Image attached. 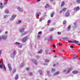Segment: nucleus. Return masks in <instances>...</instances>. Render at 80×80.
<instances>
[{
    "instance_id": "obj_7",
    "label": "nucleus",
    "mask_w": 80,
    "mask_h": 80,
    "mask_svg": "<svg viewBox=\"0 0 80 80\" xmlns=\"http://www.w3.org/2000/svg\"><path fill=\"white\" fill-rule=\"evenodd\" d=\"M65 15L66 17H68V16H69V15H70V12H69V11H67Z\"/></svg>"
},
{
    "instance_id": "obj_20",
    "label": "nucleus",
    "mask_w": 80,
    "mask_h": 80,
    "mask_svg": "<svg viewBox=\"0 0 80 80\" xmlns=\"http://www.w3.org/2000/svg\"><path fill=\"white\" fill-rule=\"evenodd\" d=\"M18 74H16L15 77V80H18Z\"/></svg>"
},
{
    "instance_id": "obj_61",
    "label": "nucleus",
    "mask_w": 80,
    "mask_h": 80,
    "mask_svg": "<svg viewBox=\"0 0 80 80\" xmlns=\"http://www.w3.org/2000/svg\"><path fill=\"white\" fill-rule=\"evenodd\" d=\"M7 3V2H5L4 3V5H6Z\"/></svg>"
},
{
    "instance_id": "obj_2",
    "label": "nucleus",
    "mask_w": 80,
    "mask_h": 80,
    "mask_svg": "<svg viewBox=\"0 0 80 80\" xmlns=\"http://www.w3.org/2000/svg\"><path fill=\"white\" fill-rule=\"evenodd\" d=\"M0 63H1V64L0 65V68H2V67H3V66L5 71H6V68H5V66L3 65V61H2L1 62L0 61Z\"/></svg>"
},
{
    "instance_id": "obj_17",
    "label": "nucleus",
    "mask_w": 80,
    "mask_h": 80,
    "mask_svg": "<svg viewBox=\"0 0 80 80\" xmlns=\"http://www.w3.org/2000/svg\"><path fill=\"white\" fill-rule=\"evenodd\" d=\"M24 30H25V29H24V28L21 29L20 30V32L21 33H22L24 31Z\"/></svg>"
},
{
    "instance_id": "obj_64",
    "label": "nucleus",
    "mask_w": 80,
    "mask_h": 80,
    "mask_svg": "<svg viewBox=\"0 0 80 80\" xmlns=\"http://www.w3.org/2000/svg\"><path fill=\"white\" fill-rule=\"evenodd\" d=\"M0 5H2V3H0Z\"/></svg>"
},
{
    "instance_id": "obj_21",
    "label": "nucleus",
    "mask_w": 80,
    "mask_h": 80,
    "mask_svg": "<svg viewBox=\"0 0 80 80\" xmlns=\"http://www.w3.org/2000/svg\"><path fill=\"white\" fill-rule=\"evenodd\" d=\"M50 7V5L49 4H47L46 6H45V8H48Z\"/></svg>"
},
{
    "instance_id": "obj_26",
    "label": "nucleus",
    "mask_w": 80,
    "mask_h": 80,
    "mask_svg": "<svg viewBox=\"0 0 80 80\" xmlns=\"http://www.w3.org/2000/svg\"><path fill=\"white\" fill-rule=\"evenodd\" d=\"M21 22H22V21L20 20H19L17 22V24H20V23H21Z\"/></svg>"
},
{
    "instance_id": "obj_6",
    "label": "nucleus",
    "mask_w": 80,
    "mask_h": 80,
    "mask_svg": "<svg viewBox=\"0 0 80 80\" xmlns=\"http://www.w3.org/2000/svg\"><path fill=\"white\" fill-rule=\"evenodd\" d=\"M8 67L9 68V70L10 71V72H11L12 71V67H11V65L10 64H8Z\"/></svg>"
},
{
    "instance_id": "obj_18",
    "label": "nucleus",
    "mask_w": 80,
    "mask_h": 80,
    "mask_svg": "<svg viewBox=\"0 0 80 80\" xmlns=\"http://www.w3.org/2000/svg\"><path fill=\"white\" fill-rule=\"evenodd\" d=\"M38 72H39L40 75H42V70H39L38 71Z\"/></svg>"
},
{
    "instance_id": "obj_9",
    "label": "nucleus",
    "mask_w": 80,
    "mask_h": 80,
    "mask_svg": "<svg viewBox=\"0 0 80 80\" xmlns=\"http://www.w3.org/2000/svg\"><path fill=\"white\" fill-rule=\"evenodd\" d=\"M27 37H26L24 38L22 40V42H25L27 41Z\"/></svg>"
},
{
    "instance_id": "obj_63",
    "label": "nucleus",
    "mask_w": 80,
    "mask_h": 80,
    "mask_svg": "<svg viewBox=\"0 0 80 80\" xmlns=\"http://www.w3.org/2000/svg\"><path fill=\"white\" fill-rule=\"evenodd\" d=\"M53 52H56V51H55V50H53Z\"/></svg>"
},
{
    "instance_id": "obj_57",
    "label": "nucleus",
    "mask_w": 80,
    "mask_h": 80,
    "mask_svg": "<svg viewBox=\"0 0 80 80\" xmlns=\"http://www.w3.org/2000/svg\"><path fill=\"white\" fill-rule=\"evenodd\" d=\"M26 70H29V68H26Z\"/></svg>"
},
{
    "instance_id": "obj_23",
    "label": "nucleus",
    "mask_w": 80,
    "mask_h": 80,
    "mask_svg": "<svg viewBox=\"0 0 80 80\" xmlns=\"http://www.w3.org/2000/svg\"><path fill=\"white\" fill-rule=\"evenodd\" d=\"M45 52L46 54H47V55L48 53V49H47L46 50H45Z\"/></svg>"
},
{
    "instance_id": "obj_1",
    "label": "nucleus",
    "mask_w": 80,
    "mask_h": 80,
    "mask_svg": "<svg viewBox=\"0 0 80 80\" xmlns=\"http://www.w3.org/2000/svg\"><path fill=\"white\" fill-rule=\"evenodd\" d=\"M17 54V51L14 50V51L11 54V57L12 58H13L15 57V56Z\"/></svg>"
},
{
    "instance_id": "obj_30",
    "label": "nucleus",
    "mask_w": 80,
    "mask_h": 80,
    "mask_svg": "<svg viewBox=\"0 0 80 80\" xmlns=\"http://www.w3.org/2000/svg\"><path fill=\"white\" fill-rule=\"evenodd\" d=\"M64 4H65V3L63 1L61 3V7H63V6L64 5Z\"/></svg>"
},
{
    "instance_id": "obj_13",
    "label": "nucleus",
    "mask_w": 80,
    "mask_h": 80,
    "mask_svg": "<svg viewBox=\"0 0 80 80\" xmlns=\"http://www.w3.org/2000/svg\"><path fill=\"white\" fill-rule=\"evenodd\" d=\"M79 7H77V8H74V10L76 11H77L78 10H79Z\"/></svg>"
},
{
    "instance_id": "obj_59",
    "label": "nucleus",
    "mask_w": 80,
    "mask_h": 80,
    "mask_svg": "<svg viewBox=\"0 0 80 80\" xmlns=\"http://www.w3.org/2000/svg\"><path fill=\"white\" fill-rule=\"evenodd\" d=\"M5 34H7V33H8V32L7 31L6 32H5Z\"/></svg>"
},
{
    "instance_id": "obj_51",
    "label": "nucleus",
    "mask_w": 80,
    "mask_h": 80,
    "mask_svg": "<svg viewBox=\"0 0 80 80\" xmlns=\"http://www.w3.org/2000/svg\"><path fill=\"white\" fill-rule=\"evenodd\" d=\"M44 65H46V66H47V65H48V64H47V63H45L44 64Z\"/></svg>"
},
{
    "instance_id": "obj_10",
    "label": "nucleus",
    "mask_w": 80,
    "mask_h": 80,
    "mask_svg": "<svg viewBox=\"0 0 80 80\" xmlns=\"http://www.w3.org/2000/svg\"><path fill=\"white\" fill-rule=\"evenodd\" d=\"M60 73V72H55L54 73V76H56V75H58V74Z\"/></svg>"
},
{
    "instance_id": "obj_34",
    "label": "nucleus",
    "mask_w": 80,
    "mask_h": 80,
    "mask_svg": "<svg viewBox=\"0 0 80 80\" xmlns=\"http://www.w3.org/2000/svg\"><path fill=\"white\" fill-rule=\"evenodd\" d=\"M63 39L65 40H68V38H65Z\"/></svg>"
},
{
    "instance_id": "obj_60",
    "label": "nucleus",
    "mask_w": 80,
    "mask_h": 80,
    "mask_svg": "<svg viewBox=\"0 0 80 80\" xmlns=\"http://www.w3.org/2000/svg\"><path fill=\"white\" fill-rule=\"evenodd\" d=\"M60 13H62V10H61L60 12Z\"/></svg>"
},
{
    "instance_id": "obj_41",
    "label": "nucleus",
    "mask_w": 80,
    "mask_h": 80,
    "mask_svg": "<svg viewBox=\"0 0 80 80\" xmlns=\"http://www.w3.org/2000/svg\"><path fill=\"white\" fill-rule=\"evenodd\" d=\"M77 2L78 3H80V0H77Z\"/></svg>"
},
{
    "instance_id": "obj_35",
    "label": "nucleus",
    "mask_w": 80,
    "mask_h": 80,
    "mask_svg": "<svg viewBox=\"0 0 80 80\" xmlns=\"http://www.w3.org/2000/svg\"><path fill=\"white\" fill-rule=\"evenodd\" d=\"M53 14H54V12H53L51 14V17H53Z\"/></svg>"
},
{
    "instance_id": "obj_36",
    "label": "nucleus",
    "mask_w": 80,
    "mask_h": 80,
    "mask_svg": "<svg viewBox=\"0 0 80 80\" xmlns=\"http://www.w3.org/2000/svg\"><path fill=\"white\" fill-rule=\"evenodd\" d=\"M77 57V56L76 55H74L73 57L74 59H75V58H76Z\"/></svg>"
},
{
    "instance_id": "obj_25",
    "label": "nucleus",
    "mask_w": 80,
    "mask_h": 80,
    "mask_svg": "<svg viewBox=\"0 0 80 80\" xmlns=\"http://www.w3.org/2000/svg\"><path fill=\"white\" fill-rule=\"evenodd\" d=\"M44 19V18L43 17H41L39 20V21L40 22H41V21H42V20H43Z\"/></svg>"
},
{
    "instance_id": "obj_56",
    "label": "nucleus",
    "mask_w": 80,
    "mask_h": 80,
    "mask_svg": "<svg viewBox=\"0 0 80 80\" xmlns=\"http://www.w3.org/2000/svg\"><path fill=\"white\" fill-rule=\"evenodd\" d=\"M58 45H60V46H61V45H62V44H60V42L58 43Z\"/></svg>"
},
{
    "instance_id": "obj_38",
    "label": "nucleus",
    "mask_w": 80,
    "mask_h": 80,
    "mask_svg": "<svg viewBox=\"0 0 80 80\" xmlns=\"http://www.w3.org/2000/svg\"><path fill=\"white\" fill-rule=\"evenodd\" d=\"M29 76H32L33 75V74L32 72H30L29 73Z\"/></svg>"
},
{
    "instance_id": "obj_19",
    "label": "nucleus",
    "mask_w": 80,
    "mask_h": 80,
    "mask_svg": "<svg viewBox=\"0 0 80 80\" xmlns=\"http://www.w3.org/2000/svg\"><path fill=\"white\" fill-rule=\"evenodd\" d=\"M55 69L54 68H52L51 72H52V73H53V72H55Z\"/></svg>"
},
{
    "instance_id": "obj_11",
    "label": "nucleus",
    "mask_w": 80,
    "mask_h": 80,
    "mask_svg": "<svg viewBox=\"0 0 80 80\" xmlns=\"http://www.w3.org/2000/svg\"><path fill=\"white\" fill-rule=\"evenodd\" d=\"M17 9L18 10H19V11H20V12H23V9L20 8V7H18Z\"/></svg>"
},
{
    "instance_id": "obj_44",
    "label": "nucleus",
    "mask_w": 80,
    "mask_h": 80,
    "mask_svg": "<svg viewBox=\"0 0 80 80\" xmlns=\"http://www.w3.org/2000/svg\"><path fill=\"white\" fill-rule=\"evenodd\" d=\"M58 35H60V34H61V32H58L57 33Z\"/></svg>"
},
{
    "instance_id": "obj_15",
    "label": "nucleus",
    "mask_w": 80,
    "mask_h": 80,
    "mask_svg": "<svg viewBox=\"0 0 80 80\" xmlns=\"http://www.w3.org/2000/svg\"><path fill=\"white\" fill-rule=\"evenodd\" d=\"M24 63H22L20 65L19 68H22V67H23L24 66Z\"/></svg>"
},
{
    "instance_id": "obj_52",
    "label": "nucleus",
    "mask_w": 80,
    "mask_h": 80,
    "mask_svg": "<svg viewBox=\"0 0 80 80\" xmlns=\"http://www.w3.org/2000/svg\"><path fill=\"white\" fill-rule=\"evenodd\" d=\"M50 49L51 50V52H52V51L53 50V49L52 48H50Z\"/></svg>"
},
{
    "instance_id": "obj_54",
    "label": "nucleus",
    "mask_w": 80,
    "mask_h": 80,
    "mask_svg": "<svg viewBox=\"0 0 80 80\" xmlns=\"http://www.w3.org/2000/svg\"><path fill=\"white\" fill-rule=\"evenodd\" d=\"M38 38H40V36L39 35H38Z\"/></svg>"
},
{
    "instance_id": "obj_42",
    "label": "nucleus",
    "mask_w": 80,
    "mask_h": 80,
    "mask_svg": "<svg viewBox=\"0 0 80 80\" xmlns=\"http://www.w3.org/2000/svg\"><path fill=\"white\" fill-rule=\"evenodd\" d=\"M27 32H24L23 33H22V35H25V34H27Z\"/></svg>"
},
{
    "instance_id": "obj_12",
    "label": "nucleus",
    "mask_w": 80,
    "mask_h": 80,
    "mask_svg": "<svg viewBox=\"0 0 80 80\" xmlns=\"http://www.w3.org/2000/svg\"><path fill=\"white\" fill-rule=\"evenodd\" d=\"M40 12L37 13L36 14V17H38L39 16H40Z\"/></svg>"
},
{
    "instance_id": "obj_48",
    "label": "nucleus",
    "mask_w": 80,
    "mask_h": 80,
    "mask_svg": "<svg viewBox=\"0 0 80 80\" xmlns=\"http://www.w3.org/2000/svg\"><path fill=\"white\" fill-rule=\"evenodd\" d=\"M41 33H42V32L41 31L39 32L38 33V34H39V35H40Z\"/></svg>"
},
{
    "instance_id": "obj_46",
    "label": "nucleus",
    "mask_w": 80,
    "mask_h": 80,
    "mask_svg": "<svg viewBox=\"0 0 80 80\" xmlns=\"http://www.w3.org/2000/svg\"><path fill=\"white\" fill-rule=\"evenodd\" d=\"M50 22H51V21H50V20H48V23H50Z\"/></svg>"
},
{
    "instance_id": "obj_3",
    "label": "nucleus",
    "mask_w": 80,
    "mask_h": 80,
    "mask_svg": "<svg viewBox=\"0 0 80 80\" xmlns=\"http://www.w3.org/2000/svg\"><path fill=\"white\" fill-rule=\"evenodd\" d=\"M7 37V36L6 35H3L1 37H0V40H2V39L3 40H6Z\"/></svg>"
},
{
    "instance_id": "obj_58",
    "label": "nucleus",
    "mask_w": 80,
    "mask_h": 80,
    "mask_svg": "<svg viewBox=\"0 0 80 80\" xmlns=\"http://www.w3.org/2000/svg\"><path fill=\"white\" fill-rule=\"evenodd\" d=\"M52 47H55V45L53 44L52 45Z\"/></svg>"
},
{
    "instance_id": "obj_5",
    "label": "nucleus",
    "mask_w": 80,
    "mask_h": 80,
    "mask_svg": "<svg viewBox=\"0 0 80 80\" xmlns=\"http://www.w3.org/2000/svg\"><path fill=\"white\" fill-rule=\"evenodd\" d=\"M16 16H17V15H12L11 17V18H10V20H12V21L13 20L15 19V18L16 17Z\"/></svg>"
},
{
    "instance_id": "obj_50",
    "label": "nucleus",
    "mask_w": 80,
    "mask_h": 80,
    "mask_svg": "<svg viewBox=\"0 0 80 80\" xmlns=\"http://www.w3.org/2000/svg\"><path fill=\"white\" fill-rule=\"evenodd\" d=\"M0 8L1 9H2V8H3V6H0Z\"/></svg>"
},
{
    "instance_id": "obj_29",
    "label": "nucleus",
    "mask_w": 80,
    "mask_h": 80,
    "mask_svg": "<svg viewBox=\"0 0 80 80\" xmlns=\"http://www.w3.org/2000/svg\"><path fill=\"white\" fill-rule=\"evenodd\" d=\"M70 29V26H69L67 28V31H69Z\"/></svg>"
},
{
    "instance_id": "obj_24",
    "label": "nucleus",
    "mask_w": 80,
    "mask_h": 80,
    "mask_svg": "<svg viewBox=\"0 0 80 80\" xmlns=\"http://www.w3.org/2000/svg\"><path fill=\"white\" fill-rule=\"evenodd\" d=\"M5 13H9V11H8V9H6L5 10Z\"/></svg>"
},
{
    "instance_id": "obj_53",
    "label": "nucleus",
    "mask_w": 80,
    "mask_h": 80,
    "mask_svg": "<svg viewBox=\"0 0 80 80\" xmlns=\"http://www.w3.org/2000/svg\"><path fill=\"white\" fill-rule=\"evenodd\" d=\"M70 48H73V46H72L70 47Z\"/></svg>"
},
{
    "instance_id": "obj_8",
    "label": "nucleus",
    "mask_w": 80,
    "mask_h": 80,
    "mask_svg": "<svg viewBox=\"0 0 80 80\" xmlns=\"http://www.w3.org/2000/svg\"><path fill=\"white\" fill-rule=\"evenodd\" d=\"M73 69V68L72 67H71L70 68H69V69L68 70V71L66 72V73H68L70 71H71V70H72Z\"/></svg>"
},
{
    "instance_id": "obj_33",
    "label": "nucleus",
    "mask_w": 80,
    "mask_h": 80,
    "mask_svg": "<svg viewBox=\"0 0 80 80\" xmlns=\"http://www.w3.org/2000/svg\"><path fill=\"white\" fill-rule=\"evenodd\" d=\"M14 44H15V45H19L20 44V43L18 42H16Z\"/></svg>"
},
{
    "instance_id": "obj_47",
    "label": "nucleus",
    "mask_w": 80,
    "mask_h": 80,
    "mask_svg": "<svg viewBox=\"0 0 80 80\" xmlns=\"http://www.w3.org/2000/svg\"><path fill=\"white\" fill-rule=\"evenodd\" d=\"M2 50H0V57L1 55V53H2Z\"/></svg>"
},
{
    "instance_id": "obj_49",
    "label": "nucleus",
    "mask_w": 80,
    "mask_h": 80,
    "mask_svg": "<svg viewBox=\"0 0 80 80\" xmlns=\"http://www.w3.org/2000/svg\"><path fill=\"white\" fill-rule=\"evenodd\" d=\"M50 31H53V28H51L50 29Z\"/></svg>"
},
{
    "instance_id": "obj_14",
    "label": "nucleus",
    "mask_w": 80,
    "mask_h": 80,
    "mask_svg": "<svg viewBox=\"0 0 80 80\" xmlns=\"http://www.w3.org/2000/svg\"><path fill=\"white\" fill-rule=\"evenodd\" d=\"M47 73L48 76L49 77L51 76V74H50V71H48Z\"/></svg>"
},
{
    "instance_id": "obj_28",
    "label": "nucleus",
    "mask_w": 80,
    "mask_h": 80,
    "mask_svg": "<svg viewBox=\"0 0 80 80\" xmlns=\"http://www.w3.org/2000/svg\"><path fill=\"white\" fill-rule=\"evenodd\" d=\"M49 40L50 41H51V40H53V39L52 38V36H51L50 38L49 39Z\"/></svg>"
},
{
    "instance_id": "obj_39",
    "label": "nucleus",
    "mask_w": 80,
    "mask_h": 80,
    "mask_svg": "<svg viewBox=\"0 0 80 80\" xmlns=\"http://www.w3.org/2000/svg\"><path fill=\"white\" fill-rule=\"evenodd\" d=\"M7 17H8V15H6L5 16H4V19H5V18H7Z\"/></svg>"
},
{
    "instance_id": "obj_4",
    "label": "nucleus",
    "mask_w": 80,
    "mask_h": 80,
    "mask_svg": "<svg viewBox=\"0 0 80 80\" xmlns=\"http://www.w3.org/2000/svg\"><path fill=\"white\" fill-rule=\"evenodd\" d=\"M68 42L70 43H78V41H77L75 40L74 41H68Z\"/></svg>"
},
{
    "instance_id": "obj_45",
    "label": "nucleus",
    "mask_w": 80,
    "mask_h": 80,
    "mask_svg": "<svg viewBox=\"0 0 80 80\" xmlns=\"http://www.w3.org/2000/svg\"><path fill=\"white\" fill-rule=\"evenodd\" d=\"M66 69H64L63 70V72L64 73L65 72H66Z\"/></svg>"
},
{
    "instance_id": "obj_27",
    "label": "nucleus",
    "mask_w": 80,
    "mask_h": 80,
    "mask_svg": "<svg viewBox=\"0 0 80 80\" xmlns=\"http://www.w3.org/2000/svg\"><path fill=\"white\" fill-rule=\"evenodd\" d=\"M50 61L48 59H46L45 60V62L46 63H48V62H49V61Z\"/></svg>"
},
{
    "instance_id": "obj_32",
    "label": "nucleus",
    "mask_w": 80,
    "mask_h": 80,
    "mask_svg": "<svg viewBox=\"0 0 80 80\" xmlns=\"http://www.w3.org/2000/svg\"><path fill=\"white\" fill-rule=\"evenodd\" d=\"M16 69L15 68L13 69V74L15 72H16Z\"/></svg>"
},
{
    "instance_id": "obj_55",
    "label": "nucleus",
    "mask_w": 80,
    "mask_h": 80,
    "mask_svg": "<svg viewBox=\"0 0 80 80\" xmlns=\"http://www.w3.org/2000/svg\"><path fill=\"white\" fill-rule=\"evenodd\" d=\"M37 58L38 59V58H39V56H37Z\"/></svg>"
},
{
    "instance_id": "obj_16",
    "label": "nucleus",
    "mask_w": 80,
    "mask_h": 80,
    "mask_svg": "<svg viewBox=\"0 0 80 80\" xmlns=\"http://www.w3.org/2000/svg\"><path fill=\"white\" fill-rule=\"evenodd\" d=\"M73 73L74 74H77V73H78V72L77 71H74L73 72Z\"/></svg>"
},
{
    "instance_id": "obj_62",
    "label": "nucleus",
    "mask_w": 80,
    "mask_h": 80,
    "mask_svg": "<svg viewBox=\"0 0 80 80\" xmlns=\"http://www.w3.org/2000/svg\"><path fill=\"white\" fill-rule=\"evenodd\" d=\"M56 66V65L55 64H54L53 66V67H55Z\"/></svg>"
},
{
    "instance_id": "obj_40",
    "label": "nucleus",
    "mask_w": 80,
    "mask_h": 80,
    "mask_svg": "<svg viewBox=\"0 0 80 80\" xmlns=\"http://www.w3.org/2000/svg\"><path fill=\"white\" fill-rule=\"evenodd\" d=\"M66 10V8H64L63 9H62V11H63L64 12H65Z\"/></svg>"
},
{
    "instance_id": "obj_37",
    "label": "nucleus",
    "mask_w": 80,
    "mask_h": 80,
    "mask_svg": "<svg viewBox=\"0 0 80 80\" xmlns=\"http://www.w3.org/2000/svg\"><path fill=\"white\" fill-rule=\"evenodd\" d=\"M66 23H67V21L65 20L64 21H63V24H66Z\"/></svg>"
},
{
    "instance_id": "obj_43",
    "label": "nucleus",
    "mask_w": 80,
    "mask_h": 80,
    "mask_svg": "<svg viewBox=\"0 0 80 80\" xmlns=\"http://www.w3.org/2000/svg\"><path fill=\"white\" fill-rule=\"evenodd\" d=\"M22 46L20 45V44L19 45H18V47L19 48H22Z\"/></svg>"
},
{
    "instance_id": "obj_22",
    "label": "nucleus",
    "mask_w": 80,
    "mask_h": 80,
    "mask_svg": "<svg viewBox=\"0 0 80 80\" xmlns=\"http://www.w3.org/2000/svg\"><path fill=\"white\" fill-rule=\"evenodd\" d=\"M42 52H43V50H42L41 49L37 53H38V54L42 53Z\"/></svg>"
},
{
    "instance_id": "obj_31",
    "label": "nucleus",
    "mask_w": 80,
    "mask_h": 80,
    "mask_svg": "<svg viewBox=\"0 0 80 80\" xmlns=\"http://www.w3.org/2000/svg\"><path fill=\"white\" fill-rule=\"evenodd\" d=\"M33 62H34V63H35V64L36 65H37V63H38V62L37 61L35 60V61H33Z\"/></svg>"
}]
</instances>
